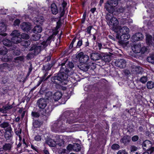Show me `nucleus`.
Instances as JSON below:
<instances>
[{"instance_id": "f257e3e1", "label": "nucleus", "mask_w": 154, "mask_h": 154, "mask_svg": "<svg viewBox=\"0 0 154 154\" xmlns=\"http://www.w3.org/2000/svg\"><path fill=\"white\" fill-rule=\"evenodd\" d=\"M120 0H109L106 4L105 8L109 13L108 14L106 19L110 27L114 31V29L117 28L119 24V21L115 17H112L111 13L113 12L114 7L118 5Z\"/></svg>"}, {"instance_id": "f03ea898", "label": "nucleus", "mask_w": 154, "mask_h": 154, "mask_svg": "<svg viewBox=\"0 0 154 154\" xmlns=\"http://www.w3.org/2000/svg\"><path fill=\"white\" fill-rule=\"evenodd\" d=\"M67 67L66 69L63 66L65 63L61 64L62 67L60 70L61 72L57 75L51 78V81L53 83L58 85L61 84L62 85L67 84L68 75L66 74L69 71L68 69H72L74 67V65L71 62H68L66 64Z\"/></svg>"}, {"instance_id": "7ed1b4c3", "label": "nucleus", "mask_w": 154, "mask_h": 154, "mask_svg": "<svg viewBox=\"0 0 154 154\" xmlns=\"http://www.w3.org/2000/svg\"><path fill=\"white\" fill-rule=\"evenodd\" d=\"M75 122V120L71 118L68 119L66 121L62 120H59L52 125L51 129L55 132H72V131L69 130L68 129L69 128V127L72 126L71 124Z\"/></svg>"}, {"instance_id": "20e7f679", "label": "nucleus", "mask_w": 154, "mask_h": 154, "mask_svg": "<svg viewBox=\"0 0 154 154\" xmlns=\"http://www.w3.org/2000/svg\"><path fill=\"white\" fill-rule=\"evenodd\" d=\"M114 29V31L116 33V38L120 40V43L121 44H128V42H125L129 39L131 37L128 34L129 32V29L126 26L122 27L118 26L117 28Z\"/></svg>"}, {"instance_id": "39448f33", "label": "nucleus", "mask_w": 154, "mask_h": 154, "mask_svg": "<svg viewBox=\"0 0 154 154\" xmlns=\"http://www.w3.org/2000/svg\"><path fill=\"white\" fill-rule=\"evenodd\" d=\"M53 37V35L50 36L47 39L44 41L41 44L38 45H34L31 49V50H34L35 54H38L41 50L45 48L49 45L51 42V40Z\"/></svg>"}, {"instance_id": "423d86ee", "label": "nucleus", "mask_w": 154, "mask_h": 154, "mask_svg": "<svg viewBox=\"0 0 154 154\" xmlns=\"http://www.w3.org/2000/svg\"><path fill=\"white\" fill-rule=\"evenodd\" d=\"M76 57L77 59L79 60V61L80 63L84 64L86 65L84 68L81 69L85 71L88 70L89 68V66L88 65L89 59L88 56L86 54H84L82 52H80L77 54Z\"/></svg>"}, {"instance_id": "0eeeda50", "label": "nucleus", "mask_w": 154, "mask_h": 154, "mask_svg": "<svg viewBox=\"0 0 154 154\" xmlns=\"http://www.w3.org/2000/svg\"><path fill=\"white\" fill-rule=\"evenodd\" d=\"M131 49L133 52L136 54L141 53L143 54L147 51V48L143 46L140 44L133 45L132 46Z\"/></svg>"}, {"instance_id": "6e6552de", "label": "nucleus", "mask_w": 154, "mask_h": 154, "mask_svg": "<svg viewBox=\"0 0 154 154\" xmlns=\"http://www.w3.org/2000/svg\"><path fill=\"white\" fill-rule=\"evenodd\" d=\"M48 145L52 147L55 146L56 145L59 146H62L64 144L63 141L61 138L58 135H56L54 137L53 140H49L48 142Z\"/></svg>"}, {"instance_id": "1a4fd4ad", "label": "nucleus", "mask_w": 154, "mask_h": 154, "mask_svg": "<svg viewBox=\"0 0 154 154\" xmlns=\"http://www.w3.org/2000/svg\"><path fill=\"white\" fill-rule=\"evenodd\" d=\"M11 36L12 37L11 41L12 44H18L21 42V38L20 36V33L19 31H14L11 34Z\"/></svg>"}, {"instance_id": "9d476101", "label": "nucleus", "mask_w": 154, "mask_h": 154, "mask_svg": "<svg viewBox=\"0 0 154 154\" xmlns=\"http://www.w3.org/2000/svg\"><path fill=\"white\" fill-rule=\"evenodd\" d=\"M143 149L146 150H147L150 152V153H151L153 151V148L151 147L152 143L149 140H146L143 142Z\"/></svg>"}, {"instance_id": "9b49d317", "label": "nucleus", "mask_w": 154, "mask_h": 154, "mask_svg": "<svg viewBox=\"0 0 154 154\" xmlns=\"http://www.w3.org/2000/svg\"><path fill=\"white\" fill-rule=\"evenodd\" d=\"M143 37V35L141 33L138 32L133 35L131 39L132 42H135L142 40Z\"/></svg>"}, {"instance_id": "f8f14e48", "label": "nucleus", "mask_w": 154, "mask_h": 154, "mask_svg": "<svg viewBox=\"0 0 154 154\" xmlns=\"http://www.w3.org/2000/svg\"><path fill=\"white\" fill-rule=\"evenodd\" d=\"M115 65L117 67L123 68L125 67L126 62L123 59L117 60L115 62Z\"/></svg>"}, {"instance_id": "ddd939ff", "label": "nucleus", "mask_w": 154, "mask_h": 154, "mask_svg": "<svg viewBox=\"0 0 154 154\" xmlns=\"http://www.w3.org/2000/svg\"><path fill=\"white\" fill-rule=\"evenodd\" d=\"M47 103L45 99L41 98L38 101V106L40 109H44Z\"/></svg>"}, {"instance_id": "4468645a", "label": "nucleus", "mask_w": 154, "mask_h": 154, "mask_svg": "<svg viewBox=\"0 0 154 154\" xmlns=\"http://www.w3.org/2000/svg\"><path fill=\"white\" fill-rule=\"evenodd\" d=\"M21 27L23 31L29 32L31 30V25L29 23L24 22L21 24Z\"/></svg>"}, {"instance_id": "2eb2a0df", "label": "nucleus", "mask_w": 154, "mask_h": 154, "mask_svg": "<svg viewBox=\"0 0 154 154\" xmlns=\"http://www.w3.org/2000/svg\"><path fill=\"white\" fill-rule=\"evenodd\" d=\"M34 21L36 25L42 24L44 22V19L42 16H38L37 17L35 18L34 19Z\"/></svg>"}, {"instance_id": "dca6fc26", "label": "nucleus", "mask_w": 154, "mask_h": 154, "mask_svg": "<svg viewBox=\"0 0 154 154\" xmlns=\"http://www.w3.org/2000/svg\"><path fill=\"white\" fill-rule=\"evenodd\" d=\"M90 57L91 60H97L101 58L100 54L98 53H92L91 54Z\"/></svg>"}, {"instance_id": "f3484780", "label": "nucleus", "mask_w": 154, "mask_h": 154, "mask_svg": "<svg viewBox=\"0 0 154 154\" xmlns=\"http://www.w3.org/2000/svg\"><path fill=\"white\" fill-rule=\"evenodd\" d=\"M102 60L106 62H109L111 59V55L105 54L102 56L101 58Z\"/></svg>"}, {"instance_id": "a211bd4d", "label": "nucleus", "mask_w": 154, "mask_h": 154, "mask_svg": "<svg viewBox=\"0 0 154 154\" xmlns=\"http://www.w3.org/2000/svg\"><path fill=\"white\" fill-rule=\"evenodd\" d=\"M62 94L61 93L57 91L55 92L53 95V98L55 101H57L59 100L62 97Z\"/></svg>"}, {"instance_id": "6ab92c4d", "label": "nucleus", "mask_w": 154, "mask_h": 154, "mask_svg": "<svg viewBox=\"0 0 154 154\" xmlns=\"http://www.w3.org/2000/svg\"><path fill=\"white\" fill-rule=\"evenodd\" d=\"M146 42L147 45L150 46L152 44V39L151 35L148 34H146Z\"/></svg>"}, {"instance_id": "aec40b11", "label": "nucleus", "mask_w": 154, "mask_h": 154, "mask_svg": "<svg viewBox=\"0 0 154 154\" xmlns=\"http://www.w3.org/2000/svg\"><path fill=\"white\" fill-rule=\"evenodd\" d=\"M51 9L52 13L54 14H56L58 12V10L56 5L55 3H52L51 5Z\"/></svg>"}, {"instance_id": "412c9836", "label": "nucleus", "mask_w": 154, "mask_h": 154, "mask_svg": "<svg viewBox=\"0 0 154 154\" xmlns=\"http://www.w3.org/2000/svg\"><path fill=\"white\" fill-rule=\"evenodd\" d=\"M130 137L128 136H125L124 137L120 140V141L124 143V144L127 143L129 142L130 141Z\"/></svg>"}, {"instance_id": "4be33fe9", "label": "nucleus", "mask_w": 154, "mask_h": 154, "mask_svg": "<svg viewBox=\"0 0 154 154\" xmlns=\"http://www.w3.org/2000/svg\"><path fill=\"white\" fill-rule=\"evenodd\" d=\"M3 43L5 45L7 46L10 47L13 45L11 41H10L7 39H5L3 40Z\"/></svg>"}, {"instance_id": "5701e85b", "label": "nucleus", "mask_w": 154, "mask_h": 154, "mask_svg": "<svg viewBox=\"0 0 154 154\" xmlns=\"http://www.w3.org/2000/svg\"><path fill=\"white\" fill-rule=\"evenodd\" d=\"M42 30V28L39 26H37L35 27L33 30V32L35 33H40Z\"/></svg>"}, {"instance_id": "b1692460", "label": "nucleus", "mask_w": 154, "mask_h": 154, "mask_svg": "<svg viewBox=\"0 0 154 154\" xmlns=\"http://www.w3.org/2000/svg\"><path fill=\"white\" fill-rule=\"evenodd\" d=\"M142 68L140 66H134L132 71L136 72V73H139L141 72Z\"/></svg>"}, {"instance_id": "393cba45", "label": "nucleus", "mask_w": 154, "mask_h": 154, "mask_svg": "<svg viewBox=\"0 0 154 154\" xmlns=\"http://www.w3.org/2000/svg\"><path fill=\"white\" fill-rule=\"evenodd\" d=\"M81 149V147L79 144L75 143L73 144V150L75 151H79Z\"/></svg>"}, {"instance_id": "a878e982", "label": "nucleus", "mask_w": 154, "mask_h": 154, "mask_svg": "<svg viewBox=\"0 0 154 154\" xmlns=\"http://www.w3.org/2000/svg\"><path fill=\"white\" fill-rule=\"evenodd\" d=\"M147 88L149 89H151L154 87V83L152 81L148 82L146 84Z\"/></svg>"}, {"instance_id": "bb28decb", "label": "nucleus", "mask_w": 154, "mask_h": 154, "mask_svg": "<svg viewBox=\"0 0 154 154\" xmlns=\"http://www.w3.org/2000/svg\"><path fill=\"white\" fill-rule=\"evenodd\" d=\"M6 30L5 24L3 23H0V31L1 32H5Z\"/></svg>"}, {"instance_id": "cd10ccee", "label": "nucleus", "mask_w": 154, "mask_h": 154, "mask_svg": "<svg viewBox=\"0 0 154 154\" xmlns=\"http://www.w3.org/2000/svg\"><path fill=\"white\" fill-rule=\"evenodd\" d=\"M7 52V49L5 47H3L0 49V54L1 55H5Z\"/></svg>"}, {"instance_id": "c85d7f7f", "label": "nucleus", "mask_w": 154, "mask_h": 154, "mask_svg": "<svg viewBox=\"0 0 154 154\" xmlns=\"http://www.w3.org/2000/svg\"><path fill=\"white\" fill-rule=\"evenodd\" d=\"M11 147V145L9 144H6L3 146V149L5 150H9Z\"/></svg>"}, {"instance_id": "c756f323", "label": "nucleus", "mask_w": 154, "mask_h": 154, "mask_svg": "<svg viewBox=\"0 0 154 154\" xmlns=\"http://www.w3.org/2000/svg\"><path fill=\"white\" fill-rule=\"evenodd\" d=\"M9 69L8 64L6 63H4L0 66V72L2 71V69Z\"/></svg>"}, {"instance_id": "7c9ffc66", "label": "nucleus", "mask_w": 154, "mask_h": 154, "mask_svg": "<svg viewBox=\"0 0 154 154\" xmlns=\"http://www.w3.org/2000/svg\"><path fill=\"white\" fill-rule=\"evenodd\" d=\"M21 45L25 47H26L29 45L30 44V42L29 41H21Z\"/></svg>"}, {"instance_id": "2f4dec72", "label": "nucleus", "mask_w": 154, "mask_h": 154, "mask_svg": "<svg viewBox=\"0 0 154 154\" xmlns=\"http://www.w3.org/2000/svg\"><path fill=\"white\" fill-rule=\"evenodd\" d=\"M40 34L35 33V34L33 35L32 39L34 41L37 40L40 38Z\"/></svg>"}, {"instance_id": "473e14b6", "label": "nucleus", "mask_w": 154, "mask_h": 154, "mask_svg": "<svg viewBox=\"0 0 154 154\" xmlns=\"http://www.w3.org/2000/svg\"><path fill=\"white\" fill-rule=\"evenodd\" d=\"M147 61L149 63L154 64V57L150 56L148 57L147 59Z\"/></svg>"}, {"instance_id": "72a5a7b5", "label": "nucleus", "mask_w": 154, "mask_h": 154, "mask_svg": "<svg viewBox=\"0 0 154 154\" xmlns=\"http://www.w3.org/2000/svg\"><path fill=\"white\" fill-rule=\"evenodd\" d=\"M140 81L143 83H145L147 81V78L146 76H143L140 80Z\"/></svg>"}, {"instance_id": "f704fd0d", "label": "nucleus", "mask_w": 154, "mask_h": 154, "mask_svg": "<svg viewBox=\"0 0 154 154\" xmlns=\"http://www.w3.org/2000/svg\"><path fill=\"white\" fill-rule=\"evenodd\" d=\"M42 139V136L39 134L36 135L34 137L35 140L37 141H41Z\"/></svg>"}, {"instance_id": "c9c22d12", "label": "nucleus", "mask_w": 154, "mask_h": 154, "mask_svg": "<svg viewBox=\"0 0 154 154\" xmlns=\"http://www.w3.org/2000/svg\"><path fill=\"white\" fill-rule=\"evenodd\" d=\"M20 36L21 38H22L24 39H28L29 38V35L25 33H23Z\"/></svg>"}, {"instance_id": "e433bc0d", "label": "nucleus", "mask_w": 154, "mask_h": 154, "mask_svg": "<svg viewBox=\"0 0 154 154\" xmlns=\"http://www.w3.org/2000/svg\"><path fill=\"white\" fill-rule=\"evenodd\" d=\"M119 148V146L117 144H114L112 146V148L113 149H118Z\"/></svg>"}, {"instance_id": "4c0bfd02", "label": "nucleus", "mask_w": 154, "mask_h": 154, "mask_svg": "<svg viewBox=\"0 0 154 154\" xmlns=\"http://www.w3.org/2000/svg\"><path fill=\"white\" fill-rule=\"evenodd\" d=\"M33 126L36 128L40 126V123L38 121H35L33 123Z\"/></svg>"}, {"instance_id": "58836bf2", "label": "nucleus", "mask_w": 154, "mask_h": 154, "mask_svg": "<svg viewBox=\"0 0 154 154\" xmlns=\"http://www.w3.org/2000/svg\"><path fill=\"white\" fill-rule=\"evenodd\" d=\"M128 10V9L126 8H123L122 7H120L119 8V9L118 11L120 13H122L123 12H125V11H126Z\"/></svg>"}, {"instance_id": "ea45409f", "label": "nucleus", "mask_w": 154, "mask_h": 154, "mask_svg": "<svg viewBox=\"0 0 154 154\" xmlns=\"http://www.w3.org/2000/svg\"><path fill=\"white\" fill-rule=\"evenodd\" d=\"M73 144H69L66 147L67 149L69 151H70L73 149Z\"/></svg>"}, {"instance_id": "a19ab883", "label": "nucleus", "mask_w": 154, "mask_h": 154, "mask_svg": "<svg viewBox=\"0 0 154 154\" xmlns=\"http://www.w3.org/2000/svg\"><path fill=\"white\" fill-rule=\"evenodd\" d=\"M3 108L5 111L10 109L12 108V106L11 105H8L7 106H3Z\"/></svg>"}, {"instance_id": "79ce46f5", "label": "nucleus", "mask_w": 154, "mask_h": 154, "mask_svg": "<svg viewBox=\"0 0 154 154\" xmlns=\"http://www.w3.org/2000/svg\"><path fill=\"white\" fill-rule=\"evenodd\" d=\"M32 116L35 117H38L39 116V114L37 112H32Z\"/></svg>"}, {"instance_id": "37998d69", "label": "nucleus", "mask_w": 154, "mask_h": 154, "mask_svg": "<svg viewBox=\"0 0 154 154\" xmlns=\"http://www.w3.org/2000/svg\"><path fill=\"white\" fill-rule=\"evenodd\" d=\"M20 21L19 19H16L14 21V26H18L20 23Z\"/></svg>"}, {"instance_id": "c03bdc74", "label": "nucleus", "mask_w": 154, "mask_h": 154, "mask_svg": "<svg viewBox=\"0 0 154 154\" xmlns=\"http://www.w3.org/2000/svg\"><path fill=\"white\" fill-rule=\"evenodd\" d=\"M120 22L122 24H124L125 23L128 22L127 20L125 18H123L120 20Z\"/></svg>"}, {"instance_id": "a18cd8bd", "label": "nucleus", "mask_w": 154, "mask_h": 154, "mask_svg": "<svg viewBox=\"0 0 154 154\" xmlns=\"http://www.w3.org/2000/svg\"><path fill=\"white\" fill-rule=\"evenodd\" d=\"M12 57L11 56L10 57L8 58V57H6L5 58H2V60L5 61V62H7L11 60Z\"/></svg>"}, {"instance_id": "49530a36", "label": "nucleus", "mask_w": 154, "mask_h": 154, "mask_svg": "<svg viewBox=\"0 0 154 154\" xmlns=\"http://www.w3.org/2000/svg\"><path fill=\"white\" fill-rule=\"evenodd\" d=\"M8 124L7 122H4L2 124L1 126L3 128H5L8 126Z\"/></svg>"}, {"instance_id": "de8ad7c7", "label": "nucleus", "mask_w": 154, "mask_h": 154, "mask_svg": "<svg viewBox=\"0 0 154 154\" xmlns=\"http://www.w3.org/2000/svg\"><path fill=\"white\" fill-rule=\"evenodd\" d=\"M139 138V137L137 135H135L132 137V140L133 141H137Z\"/></svg>"}, {"instance_id": "09e8293b", "label": "nucleus", "mask_w": 154, "mask_h": 154, "mask_svg": "<svg viewBox=\"0 0 154 154\" xmlns=\"http://www.w3.org/2000/svg\"><path fill=\"white\" fill-rule=\"evenodd\" d=\"M92 26H90L87 27V31L88 33L89 34H90L91 32V30L92 28Z\"/></svg>"}, {"instance_id": "8fccbe9b", "label": "nucleus", "mask_w": 154, "mask_h": 154, "mask_svg": "<svg viewBox=\"0 0 154 154\" xmlns=\"http://www.w3.org/2000/svg\"><path fill=\"white\" fill-rule=\"evenodd\" d=\"M52 108L51 106L49 107V108L48 109L46 110L45 112L47 113H48L50 112L51 111H52Z\"/></svg>"}, {"instance_id": "3c124183", "label": "nucleus", "mask_w": 154, "mask_h": 154, "mask_svg": "<svg viewBox=\"0 0 154 154\" xmlns=\"http://www.w3.org/2000/svg\"><path fill=\"white\" fill-rule=\"evenodd\" d=\"M7 12V10L6 9H2L0 10V13L3 14H5Z\"/></svg>"}, {"instance_id": "603ef678", "label": "nucleus", "mask_w": 154, "mask_h": 154, "mask_svg": "<svg viewBox=\"0 0 154 154\" xmlns=\"http://www.w3.org/2000/svg\"><path fill=\"white\" fill-rule=\"evenodd\" d=\"M117 154H126V152L124 150H122L119 151Z\"/></svg>"}, {"instance_id": "864d4df0", "label": "nucleus", "mask_w": 154, "mask_h": 154, "mask_svg": "<svg viewBox=\"0 0 154 154\" xmlns=\"http://www.w3.org/2000/svg\"><path fill=\"white\" fill-rule=\"evenodd\" d=\"M14 55H18L20 54V51L18 50H16V51L14 52Z\"/></svg>"}, {"instance_id": "5fc2aeb1", "label": "nucleus", "mask_w": 154, "mask_h": 154, "mask_svg": "<svg viewBox=\"0 0 154 154\" xmlns=\"http://www.w3.org/2000/svg\"><path fill=\"white\" fill-rule=\"evenodd\" d=\"M75 40H76V38H74L73 39V40H72V42H71V43L70 44V47H71V48H72L73 47V44L75 42Z\"/></svg>"}, {"instance_id": "6e6d98bb", "label": "nucleus", "mask_w": 154, "mask_h": 154, "mask_svg": "<svg viewBox=\"0 0 154 154\" xmlns=\"http://www.w3.org/2000/svg\"><path fill=\"white\" fill-rule=\"evenodd\" d=\"M52 95V93L51 91H48L47 92L46 94V96L48 97H50V96Z\"/></svg>"}, {"instance_id": "4d7b16f0", "label": "nucleus", "mask_w": 154, "mask_h": 154, "mask_svg": "<svg viewBox=\"0 0 154 154\" xmlns=\"http://www.w3.org/2000/svg\"><path fill=\"white\" fill-rule=\"evenodd\" d=\"M137 148L136 147L133 146L131 147V151H135L137 150Z\"/></svg>"}, {"instance_id": "13d9d810", "label": "nucleus", "mask_w": 154, "mask_h": 154, "mask_svg": "<svg viewBox=\"0 0 154 154\" xmlns=\"http://www.w3.org/2000/svg\"><path fill=\"white\" fill-rule=\"evenodd\" d=\"M31 148H32V149H33L35 150V151L37 152V151L38 149H37V147L36 146H34L33 145H31Z\"/></svg>"}, {"instance_id": "bf43d9fd", "label": "nucleus", "mask_w": 154, "mask_h": 154, "mask_svg": "<svg viewBox=\"0 0 154 154\" xmlns=\"http://www.w3.org/2000/svg\"><path fill=\"white\" fill-rule=\"evenodd\" d=\"M82 44V40H79L77 43V46L80 47Z\"/></svg>"}, {"instance_id": "052dcab7", "label": "nucleus", "mask_w": 154, "mask_h": 154, "mask_svg": "<svg viewBox=\"0 0 154 154\" xmlns=\"http://www.w3.org/2000/svg\"><path fill=\"white\" fill-rule=\"evenodd\" d=\"M96 10V8H92L91 9V11L92 13H94Z\"/></svg>"}, {"instance_id": "680f3d73", "label": "nucleus", "mask_w": 154, "mask_h": 154, "mask_svg": "<svg viewBox=\"0 0 154 154\" xmlns=\"http://www.w3.org/2000/svg\"><path fill=\"white\" fill-rule=\"evenodd\" d=\"M97 46L99 47V49H100L102 47V45L101 43H98Z\"/></svg>"}, {"instance_id": "e2e57ef3", "label": "nucleus", "mask_w": 154, "mask_h": 154, "mask_svg": "<svg viewBox=\"0 0 154 154\" xmlns=\"http://www.w3.org/2000/svg\"><path fill=\"white\" fill-rule=\"evenodd\" d=\"M5 111V109H4L3 107L2 108H0V112H4Z\"/></svg>"}, {"instance_id": "0e129e2a", "label": "nucleus", "mask_w": 154, "mask_h": 154, "mask_svg": "<svg viewBox=\"0 0 154 154\" xmlns=\"http://www.w3.org/2000/svg\"><path fill=\"white\" fill-rule=\"evenodd\" d=\"M42 81H43V79H41L40 80H39V81H38V86L39 85L41 84V83L42 82Z\"/></svg>"}, {"instance_id": "69168bd1", "label": "nucleus", "mask_w": 154, "mask_h": 154, "mask_svg": "<svg viewBox=\"0 0 154 154\" xmlns=\"http://www.w3.org/2000/svg\"><path fill=\"white\" fill-rule=\"evenodd\" d=\"M20 119V118L19 117H18L16 118L15 121L16 122H18L19 121Z\"/></svg>"}, {"instance_id": "338daca9", "label": "nucleus", "mask_w": 154, "mask_h": 154, "mask_svg": "<svg viewBox=\"0 0 154 154\" xmlns=\"http://www.w3.org/2000/svg\"><path fill=\"white\" fill-rule=\"evenodd\" d=\"M6 35L7 34H6V33H3V34H0L1 35H2V36H6Z\"/></svg>"}, {"instance_id": "774afa93", "label": "nucleus", "mask_w": 154, "mask_h": 154, "mask_svg": "<svg viewBox=\"0 0 154 154\" xmlns=\"http://www.w3.org/2000/svg\"><path fill=\"white\" fill-rule=\"evenodd\" d=\"M143 154H149V152H145L143 153Z\"/></svg>"}]
</instances>
